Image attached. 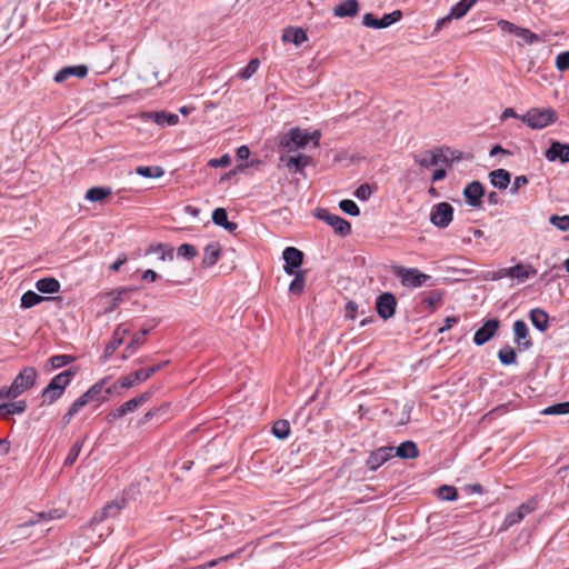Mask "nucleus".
I'll return each mask as SVG.
<instances>
[{
  "label": "nucleus",
  "mask_w": 569,
  "mask_h": 569,
  "mask_svg": "<svg viewBox=\"0 0 569 569\" xmlns=\"http://www.w3.org/2000/svg\"><path fill=\"white\" fill-rule=\"evenodd\" d=\"M498 26L499 28L502 30V31H506L508 33H512L516 36V33L519 31V28L518 26L507 21V20H500L498 21Z\"/></svg>",
  "instance_id": "nucleus-61"
},
{
  "label": "nucleus",
  "mask_w": 569,
  "mask_h": 569,
  "mask_svg": "<svg viewBox=\"0 0 569 569\" xmlns=\"http://www.w3.org/2000/svg\"><path fill=\"white\" fill-rule=\"evenodd\" d=\"M58 299H60V297L44 298V297L36 293L34 291L29 290L22 295L20 306L23 309H29V308L37 306L38 303H40L43 300H58Z\"/></svg>",
  "instance_id": "nucleus-32"
},
{
  "label": "nucleus",
  "mask_w": 569,
  "mask_h": 569,
  "mask_svg": "<svg viewBox=\"0 0 569 569\" xmlns=\"http://www.w3.org/2000/svg\"><path fill=\"white\" fill-rule=\"evenodd\" d=\"M453 219V208L448 202L435 204L430 212V222L438 228H447Z\"/></svg>",
  "instance_id": "nucleus-9"
},
{
  "label": "nucleus",
  "mask_w": 569,
  "mask_h": 569,
  "mask_svg": "<svg viewBox=\"0 0 569 569\" xmlns=\"http://www.w3.org/2000/svg\"><path fill=\"white\" fill-rule=\"evenodd\" d=\"M221 247L218 242H211L204 247L202 266L208 268L217 263L220 257Z\"/></svg>",
  "instance_id": "nucleus-29"
},
{
  "label": "nucleus",
  "mask_w": 569,
  "mask_h": 569,
  "mask_svg": "<svg viewBox=\"0 0 569 569\" xmlns=\"http://www.w3.org/2000/svg\"><path fill=\"white\" fill-rule=\"evenodd\" d=\"M359 11V3L357 0H343L333 9V14L339 18L355 17Z\"/></svg>",
  "instance_id": "nucleus-26"
},
{
  "label": "nucleus",
  "mask_w": 569,
  "mask_h": 569,
  "mask_svg": "<svg viewBox=\"0 0 569 569\" xmlns=\"http://www.w3.org/2000/svg\"><path fill=\"white\" fill-rule=\"evenodd\" d=\"M316 217L332 227L335 232L341 237H346L351 232V224L349 221L340 216L329 212L327 209H319Z\"/></svg>",
  "instance_id": "nucleus-7"
},
{
  "label": "nucleus",
  "mask_w": 569,
  "mask_h": 569,
  "mask_svg": "<svg viewBox=\"0 0 569 569\" xmlns=\"http://www.w3.org/2000/svg\"><path fill=\"white\" fill-rule=\"evenodd\" d=\"M72 361H73V357H71V356L57 355V356H52L48 360V363L50 366V369H59V368H62V367L69 365Z\"/></svg>",
  "instance_id": "nucleus-44"
},
{
  "label": "nucleus",
  "mask_w": 569,
  "mask_h": 569,
  "mask_svg": "<svg viewBox=\"0 0 569 569\" xmlns=\"http://www.w3.org/2000/svg\"><path fill=\"white\" fill-rule=\"evenodd\" d=\"M478 0H460L449 11L450 18L461 19L477 3Z\"/></svg>",
  "instance_id": "nucleus-37"
},
{
  "label": "nucleus",
  "mask_w": 569,
  "mask_h": 569,
  "mask_svg": "<svg viewBox=\"0 0 569 569\" xmlns=\"http://www.w3.org/2000/svg\"><path fill=\"white\" fill-rule=\"evenodd\" d=\"M463 196L469 206L478 208L481 204V198L485 196L483 186L479 181H472L465 187Z\"/></svg>",
  "instance_id": "nucleus-19"
},
{
  "label": "nucleus",
  "mask_w": 569,
  "mask_h": 569,
  "mask_svg": "<svg viewBox=\"0 0 569 569\" xmlns=\"http://www.w3.org/2000/svg\"><path fill=\"white\" fill-rule=\"evenodd\" d=\"M143 119L151 120L152 122L159 124V126H173L179 122L178 114L174 113H168L166 111H157V112H148L143 113Z\"/></svg>",
  "instance_id": "nucleus-24"
},
{
  "label": "nucleus",
  "mask_w": 569,
  "mask_h": 569,
  "mask_svg": "<svg viewBox=\"0 0 569 569\" xmlns=\"http://www.w3.org/2000/svg\"><path fill=\"white\" fill-rule=\"evenodd\" d=\"M36 288L42 293L53 295L59 292L61 286L56 278L48 277L39 279L36 282Z\"/></svg>",
  "instance_id": "nucleus-33"
},
{
  "label": "nucleus",
  "mask_w": 569,
  "mask_h": 569,
  "mask_svg": "<svg viewBox=\"0 0 569 569\" xmlns=\"http://www.w3.org/2000/svg\"><path fill=\"white\" fill-rule=\"evenodd\" d=\"M197 253L198 252H197L196 247L192 244H189V243H182L177 249L178 257L187 259V260H191L192 258H194L197 256Z\"/></svg>",
  "instance_id": "nucleus-49"
},
{
  "label": "nucleus",
  "mask_w": 569,
  "mask_h": 569,
  "mask_svg": "<svg viewBox=\"0 0 569 569\" xmlns=\"http://www.w3.org/2000/svg\"><path fill=\"white\" fill-rule=\"evenodd\" d=\"M272 433L278 439H286L290 435V425L287 420H278L272 426Z\"/></svg>",
  "instance_id": "nucleus-42"
},
{
  "label": "nucleus",
  "mask_w": 569,
  "mask_h": 569,
  "mask_svg": "<svg viewBox=\"0 0 569 569\" xmlns=\"http://www.w3.org/2000/svg\"><path fill=\"white\" fill-rule=\"evenodd\" d=\"M521 520H522L521 516H519L518 511L516 510L506 516L503 526H505V528H509V527L520 522Z\"/></svg>",
  "instance_id": "nucleus-60"
},
{
  "label": "nucleus",
  "mask_w": 569,
  "mask_h": 569,
  "mask_svg": "<svg viewBox=\"0 0 569 569\" xmlns=\"http://www.w3.org/2000/svg\"><path fill=\"white\" fill-rule=\"evenodd\" d=\"M305 271H295L292 276H295L293 280L289 284V292L292 295H300L305 289L306 276Z\"/></svg>",
  "instance_id": "nucleus-39"
},
{
  "label": "nucleus",
  "mask_w": 569,
  "mask_h": 569,
  "mask_svg": "<svg viewBox=\"0 0 569 569\" xmlns=\"http://www.w3.org/2000/svg\"><path fill=\"white\" fill-rule=\"evenodd\" d=\"M535 507L533 505L526 502L518 507L517 511L519 516H521V519H523L527 515L531 513L533 511Z\"/></svg>",
  "instance_id": "nucleus-64"
},
{
  "label": "nucleus",
  "mask_w": 569,
  "mask_h": 569,
  "mask_svg": "<svg viewBox=\"0 0 569 569\" xmlns=\"http://www.w3.org/2000/svg\"><path fill=\"white\" fill-rule=\"evenodd\" d=\"M402 18V12L396 10L391 13L383 14L380 19L376 18L372 13H366L362 18V23L368 28L385 29Z\"/></svg>",
  "instance_id": "nucleus-11"
},
{
  "label": "nucleus",
  "mask_w": 569,
  "mask_h": 569,
  "mask_svg": "<svg viewBox=\"0 0 569 569\" xmlns=\"http://www.w3.org/2000/svg\"><path fill=\"white\" fill-rule=\"evenodd\" d=\"M500 322L498 319H489L487 320L482 327H480L473 336V343L477 346H482L488 342L499 329Z\"/></svg>",
  "instance_id": "nucleus-16"
},
{
  "label": "nucleus",
  "mask_w": 569,
  "mask_h": 569,
  "mask_svg": "<svg viewBox=\"0 0 569 569\" xmlns=\"http://www.w3.org/2000/svg\"><path fill=\"white\" fill-rule=\"evenodd\" d=\"M124 507V498L114 499L113 501L107 503L99 512L92 517L91 523H99L106 519L116 518Z\"/></svg>",
  "instance_id": "nucleus-15"
},
{
  "label": "nucleus",
  "mask_w": 569,
  "mask_h": 569,
  "mask_svg": "<svg viewBox=\"0 0 569 569\" xmlns=\"http://www.w3.org/2000/svg\"><path fill=\"white\" fill-rule=\"evenodd\" d=\"M489 179L493 187L505 190L510 184L511 174L506 169H497L489 173Z\"/></svg>",
  "instance_id": "nucleus-28"
},
{
  "label": "nucleus",
  "mask_w": 569,
  "mask_h": 569,
  "mask_svg": "<svg viewBox=\"0 0 569 569\" xmlns=\"http://www.w3.org/2000/svg\"><path fill=\"white\" fill-rule=\"evenodd\" d=\"M169 361H163L161 363L154 365L149 368L139 369L128 376H124L120 379V387L122 389H129L142 381L148 380L154 373L160 371Z\"/></svg>",
  "instance_id": "nucleus-5"
},
{
  "label": "nucleus",
  "mask_w": 569,
  "mask_h": 569,
  "mask_svg": "<svg viewBox=\"0 0 569 569\" xmlns=\"http://www.w3.org/2000/svg\"><path fill=\"white\" fill-rule=\"evenodd\" d=\"M130 332L129 328H126L123 326H118L114 330L112 338L108 342L104 349V357H110L123 342L126 336H128Z\"/></svg>",
  "instance_id": "nucleus-21"
},
{
  "label": "nucleus",
  "mask_w": 569,
  "mask_h": 569,
  "mask_svg": "<svg viewBox=\"0 0 569 569\" xmlns=\"http://www.w3.org/2000/svg\"><path fill=\"white\" fill-rule=\"evenodd\" d=\"M284 260L283 270L287 274H293L295 271H300L299 268L303 262V252L295 247H287L282 252Z\"/></svg>",
  "instance_id": "nucleus-14"
},
{
  "label": "nucleus",
  "mask_w": 569,
  "mask_h": 569,
  "mask_svg": "<svg viewBox=\"0 0 569 569\" xmlns=\"http://www.w3.org/2000/svg\"><path fill=\"white\" fill-rule=\"evenodd\" d=\"M212 221L214 224L223 228L230 233H233L238 229V224L236 222H231L228 220V213L223 208H217L213 210Z\"/></svg>",
  "instance_id": "nucleus-27"
},
{
  "label": "nucleus",
  "mask_w": 569,
  "mask_h": 569,
  "mask_svg": "<svg viewBox=\"0 0 569 569\" xmlns=\"http://www.w3.org/2000/svg\"><path fill=\"white\" fill-rule=\"evenodd\" d=\"M438 497L446 501H453L458 498V491L452 486L443 485L438 489Z\"/></svg>",
  "instance_id": "nucleus-45"
},
{
  "label": "nucleus",
  "mask_w": 569,
  "mask_h": 569,
  "mask_svg": "<svg viewBox=\"0 0 569 569\" xmlns=\"http://www.w3.org/2000/svg\"><path fill=\"white\" fill-rule=\"evenodd\" d=\"M131 291L129 288H122L116 291H112L110 296H112V301H114V306H119L123 301V295Z\"/></svg>",
  "instance_id": "nucleus-62"
},
{
  "label": "nucleus",
  "mask_w": 569,
  "mask_h": 569,
  "mask_svg": "<svg viewBox=\"0 0 569 569\" xmlns=\"http://www.w3.org/2000/svg\"><path fill=\"white\" fill-rule=\"evenodd\" d=\"M545 157L548 161L560 160L562 163L569 162V144L553 141L546 150Z\"/></svg>",
  "instance_id": "nucleus-20"
},
{
  "label": "nucleus",
  "mask_w": 569,
  "mask_h": 569,
  "mask_svg": "<svg viewBox=\"0 0 569 569\" xmlns=\"http://www.w3.org/2000/svg\"><path fill=\"white\" fill-rule=\"evenodd\" d=\"M397 300L391 292H383L377 298L376 310L380 318L388 320L396 312Z\"/></svg>",
  "instance_id": "nucleus-13"
},
{
  "label": "nucleus",
  "mask_w": 569,
  "mask_h": 569,
  "mask_svg": "<svg viewBox=\"0 0 569 569\" xmlns=\"http://www.w3.org/2000/svg\"><path fill=\"white\" fill-rule=\"evenodd\" d=\"M558 120V114L552 108H531L521 116V121L531 129H543Z\"/></svg>",
  "instance_id": "nucleus-3"
},
{
  "label": "nucleus",
  "mask_w": 569,
  "mask_h": 569,
  "mask_svg": "<svg viewBox=\"0 0 569 569\" xmlns=\"http://www.w3.org/2000/svg\"><path fill=\"white\" fill-rule=\"evenodd\" d=\"M515 343L520 349L528 350L532 347V340L529 335V328L523 320H516L513 322Z\"/></svg>",
  "instance_id": "nucleus-18"
},
{
  "label": "nucleus",
  "mask_w": 569,
  "mask_h": 569,
  "mask_svg": "<svg viewBox=\"0 0 569 569\" xmlns=\"http://www.w3.org/2000/svg\"><path fill=\"white\" fill-rule=\"evenodd\" d=\"M282 40L299 46L307 40V33L300 28H287L283 30Z\"/></svg>",
  "instance_id": "nucleus-34"
},
{
  "label": "nucleus",
  "mask_w": 569,
  "mask_h": 569,
  "mask_svg": "<svg viewBox=\"0 0 569 569\" xmlns=\"http://www.w3.org/2000/svg\"><path fill=\"white\" fill-rule=\"evenodd\" d=\"M339 208L347 214L358 217L360 209L353 200L345 199L339 202Z\"/></svg>",
  "instance_id": "nucleus-46"
},
{
  "label": "nucleus",
  "mask_w": 569,
  "mask_h": 569,
  "mask_svg": "<svg viewBox=\"0 0 569 569\" xmlns=\"http://www.w3.org/2000/svg\"><path fill=\"white\" fill-rule=\"evenodd\" d=\"M27 409V402L24 400H19L14 402L9 403H2L0 405V416H3L6 418L13 416V415H20L23 413Z\"/></svg>",
  "instance_id": "nucleus-35"
},
{
  "label": "nucleus",
  "mask_w": 569,
  "mask_h": 569,
  "mask_svg": "<svg viewBox=\"0 0 569 569\" xmlns=\"http://www.w3.org/2000/svg\"><path fill=\"white\" fill-rule=\"evenodd\" d=\"M543 415H567L569 413V401L559 402L542 410Z\"/></svg>",
  "instance_id": "nucleus-47"
},
{
  "label": "nucleus",
  "mask_w": 569,
  "mask_h": 569,
  "mask_svg": "<svg viewBox=\"0 0 569 569\" xmlns=\"http://www.w3.org/2000/svg\"><path fill=\"white\" fill-rule=\"evenodd\" d=\"M109 378H103L92 385L84 393L83 397L89 401H96L98 403L108 400V397L116 390L117 386H107Z\"/></svg>",
  "instance_id": "nucleus-10"
},
{
  "label": "nucleus",
  "mask_w": 569,
  "mask_h": 569,
  "mask_svg": "<svg viewBox=\"0 0 569 569\" xmlns=\"http://www.w3.org/2000/svg\"><path fill=\"white\" fill-rule=\"evenodd\" d=\"M549 222L561 231L569 230V216H567V214L566 216L552 214L549 218Z\"/></svg>",
  "instance_id": "nucleus-50"
},
{
  "label": "nucleus",
  "mask_w": 569,
  "mask_h": 569,
  "mask_svg": "<svg viewBox=\"0 0 569 569\" xmlns=\"http://www.w3.org/2000/svg\"><path fill=\"white\" fill-rule=\"evenodd\" d=\"M373 190H372V187L368 183H362L360 184L356 191L353 192L355 197H357L359 200H362V201H366L368 200L371 194H372Z\"/></svg>",
  "instance_id": "nucleus-52"
},
{
  "label": "nucleus",
  "mask_w": 569,
  "mask_h": 569,
  "mask_svg": "<svg viewBox=\"0 0 569 569\" xmlns=\"http://www.w3.org/2000/svg\"><path fill=\"white\" fill-rule=\"evenodd\" d=\"M168 409H169V405L164 403V405L160 406L159 408L149 410L148 412H146L143 415V417L140 420V423L144 425V423L149 422L150 420H152L154 417H157L158 419L163 417L168 412Z\"/></svg>",
  "instance_id": "nucleus-43"
},
{
  "label": "nucleus",
  "mask_w": 569,
  "mask_h": 569,
  "mask_svg": "<svg viewBox=\"0 0 569 569\" xmlns=\"http://www.w3.org/2000/svg\"><path fill=\"white\" fill-rule=\"evenodd\" d=\"M259 67V60L258 59H251L249 63L241 70L240 76L243 79H249Z\"/></svg>",
  "instance_id": "nucleus-54"
},
{
  "label": "nucleus",
  "mask_w": 569,
  "mask_h": 569,
  "mask_svg": "<svg viewBox=\"0 0 569 569\" xmlns=\"http://www.w3.org/2000/svg\"><path fill=\"white\" fill-rule=\"evenodd\" d=\"M393 272L400 279L401 284L408 288H419L431 280V276L417 268L396 267Z\"/></svg>",
  "instance_id": "nucleus-4"
},
{
  "label": "nucleus",
  "mask_w": 569,
  "mask_h": 569,
  "mask_svg": "<svg viewBox=\"0 0 569 569\" xmlns=\"http://www.w3.org/2000/svg\"><path fill=\"white\" fill-rule=\"evenodd\" d=\"M395 447H380L372 451L367 459V466L370 470H377L386 461L395 456Z\"/></svg>",
  "instance_id": "nucleus-17"
},
{
  "label": "nucleus",
  "mask_w": 569,
  "mask_h": 569,
  "mask_svg": "<svg viewBox=\"0 0 569 569\" xmlns=\"http://www.w3.org/2000/svg\"><path fill=\"white\" fill-rule=\"evenodd\" d=\"M159 253V259L162 261L173 259V247L164 243H152L148 247L146 254Z\"/></svg>",
  "instance_id": "nucleus-36"
},
{
  "label": "nucleus",
  "mask_w": 569,
  "mask_h": 569,
  "mask_svg": "<svg viewBox=\"0 0 569 569\" xmlns=\"http://www.w3.org/2000/svg\"><path fill=\"white\" fill-rule=\"evenodd\" d=\"M146 342V338H143V335L136 333L129 345L126 348V352L129 355H132L136 352V350L141 347Z\"/></svg>",
  "instance_id": "nucleus-53"
},
{
  "label": "nucleus",
  "mask_w": 569,
  "mask_h": 569,
  "mask_svg": "<svg viewBox=\"0 0 569 569\" xmlns=\"http://www.w3.org/2000/svg\"><path fill=\"white\" fill-rule=\"evenodd\" d=\"M528 183V178L526 176H517L513 180V183L510 188V192L512 194H517L519 189Z\"/></svg>",
  "instance_id": "nucleus-58"
},
{
  "label": "nucleus",
  "mask_w": 569,
  "mask_h": 569,
  "mask_svg": "<svg viewBox=\"0 0 569 569\" xmlns=\"http://www.w3.org/2000/svg\"><path fill=\"white\" fill-rule=\"evenodd\" d=\"M498 359L503 366H510L516 363L517 353L510 346H505L498 351Z\"/></svg>",
  "instance_id": "nucleus-40"
},
{
  "label": "nucleus",
  "mask_w": 569,
  "mask_h": 569,
  "mask_svg": "<svg viewBox=\"0 0 569 569\" xmlns=\"http://www.w3.org/2000/svg\"><path fill=\"white\" fill-rule=\"evenodd\" d=\"M127 259L128 258L126 253L119 254L117 260L112 264H110L109 269L114 272L119 271L120 268L127 262Z\"/></svg>",
  "instance_id": "nucleus-63"
},
{
  "label": "nucleus",
  "mask_w": 569,
  "mask_h": 569,
  "mask_svg": "<svg viewBox=\"0 0 569 569\" xmlns=\"http://www.w3.org/2000/svg\"><path fill=\"white\" fill-rule=\"evenodd\" d=\"M441 299H442V295L438 291H432V292H429L425 298H423V303L426 305V307L429 309V310H433L440 302H441Z\"/></svg>",
  "instance_id": "nucleus-51"
},
{
  "label": "nucleus",
  "mask_w": 569,
  "mask_h": 569,
  "mask_svg": "<svg viewBox=\"0 0 569 569\" xmlns=\"http://www.w3.org/2000/svg\"><path fill=\"white\" fill-rule=\"evenodd\" d=\"M83 441H77L69 450L63 465L66 467L72 466L79 457Z\"/></svg>",
  "instance_id": "nucleus-48"
},
{
  "label": "nucleus",
  "mask_w": 569,
  "mask_h": 569,
  "mask_svg": "<svg viewBox=\"0 0 569 569\" xmlns=\"http://www.w3.org/2000/svg\"><path fill=\"white\" fill-rule=\"evenodd\" d=\"M556 68L561 72L569 69V51L561 52L556 57Z\"/></svg>",
  "instance_id": "nucleus-56"
},
{
  "label": "nucleus",
  "mask_w": 569,
  "mask_h": 569,
  "mask_svg": "<svg viewBox=\"0 0 569 569\" xmlns=\"http://www.w3.org/2000/svg\"><path fill=\"white\" fill-rule=\"evenodd\" d=\"M136 173L144 178H160L163 176L164 170L159 166H140L136 168Z\"/></svg>",
  "instance_id": "nucleus-41"
},
{
  "label": "nucleus",
  "mask_w": 569,
  "mask_h": 569,
  "mask_svg": "<svg viewBox=\"0 0 569 569\" xmlns=\"http://www.w3.org/2000/svg\"><path fill=\"white\" fill-rule=\"evenodd\" d=\"M89 401L82 396H80L68 409L74 416L86 406Z\"/></svg>",
  "instance_id": "nucleus-59"
},
{
  "label": "nucleus",
  "mask_w": 569,
  "mask_h": 569,
  "mask_svg": "<svg viewBox=\"0 0 569 569\" xmlns=\"http://www.w3.org/2000/svg\"><path fill=\"white\" fill-rule=\"evenodd\" d=\"M532 326L540 332H545L549 328V315L540 308H535L529 313Z\"/></svg>",
  "instance_id": "nucleus-25"
},
{
  "label": "nucleus",
  "mask_w": 569,
  "mask_h": 569,
  "mask_svg": "<svg viewBox=\"0 0 569 569\" xmlns=\"http://www.w3.org/2000/svg\"><path fill=\"white\" fill-rule=\"evenodd\" d=\"M320 132H308L299 127L291 128L280 140L279 146L287 150L288 153H295L298 149H303L309 142H313L318 147Z\"/></svg>",
  "instance_id": "nucleus-1"
},
{
  "label": "nucleus",
  "mask_w": 569,
  "mask_h": 569,
  "mask_svg": "<svg viewBox=\"0 0 569 569\" xmlns=\"http://www.w3.org/2000/svg\"><path fill=\"white\" fill-rule=\"evenodd\" d=\"M76 375L74 369H67L54 376L42 390V402L51 405L60 399Z\"/></svg>",
  "instance_id": "nucleus-2"
},
{
  "label": "nucleus",
  "mask_w": 569,
  "mask_h": 569,
  "mask_svg": "<svg viewBox=\"0 0 569 569\" xmlns=\"http://www.w3.org/2000/svg\"><path fill=\"white\" fill-rule=\"evenodd\" d=\"M231 163V158L229 154H223L220 158L210 159L208 166L211 168L227 167Z\"/></svg>",
  "instance_id": "nucleus-57"
},
{
  "label": "nucleus",
  "mask_w": 569,
  "mask_h": 569,
  "mask_svg": "<svg viewBox=\"0 0 569 569\" xmlns=\"http://www.w3.org/2000/svg\"><path fill=\"white\" fill-rule=\"evenodd\" d=\"M111 192L109 187H92L86 192L84 198L91 202H98L104 200Z\"/></svg>",
  "instance_id": "nucleus-38"
},
{
  "label": "nucleus",
  "mask_w": 569,
  "mask_h": 569,
  "mask_svg": "<svg viewBox=\"0 0 569 569\" xmlns=\"http://www.w3.org/2000/svg\"><path fill=\"white\" fill-rule=\"evenodd\" d=\"M151 396H152L151 391H146V392L139 395L138 397H134V398L128 400L127 402H124L120 407H118L116 410L108 413L107 420L109 422H111L116 419L122 418L126 415L136 411L140 406L146 403L150 399Z\"/></svg>",
  "instance_id": "nucleus-6"
},
{
  "label": "nucleus",
  "mask_w": 569,
  "mask_h": 569,
  "mask_svg": "<svg viewBox=\"0 0 569 569\" xmlns=\"http://www.w3.org/2000/svg\"><path fill=\"white\" fill-rule=\"evenodd\" d=\"M88 74V68L83 64L66 67L59 70L54 76L58 83L64 82L70 77L84 78Z\"/></svg>",
  "instance_id": "nucleus-22"
},
{
  "label": "nucleus",
  "mask_w": 569,
  "mask_h": 569,
  "mask_svg": "<svg viewBox=\"0 0 569 569\" xmlns=\"http://www.w3.org/2000/svg\"><path fill=\"white\" fill-rule=\"evenodd\" d=\"M428 158L415 157V161L422 168H430L439 163H448V158L442 153V150L437 148L427 152Z\"/></svg>",
  "instance_id": "nucleus-23"
},
{
  "label": "nucleus",
  "mask_w": 569,
  "mask_h": 569,
  "mask_svg": "<svg viewBox=\"0 0 569 569\" xmlns=\"http://www.w3.org/2000/svg\"><path fill=\"white\" fill-rule=\"evenodd\" d=\"M279 160L293 173H303L305 169L312 163V158L303 153L282 154Z\"/></svg>",
  "instance_id": "nucleus-12"
},
{
  "label": "nucleus",
  "mask_w": 569,
  "mask_h": 569,
  "mask_svg": "<svg viewBox=\"0 0 569 569\" xmlns=\"http://www.w3.org/2000/svg\"><path fill=\"white\" fill-rule=\"evenodd\" d=\"M516 37L523 39L527 43L532 44L539 40L538 36L531 32L529 29L519 28V31L516 33Z\"/></svg>",
  "instance_id": "nucleus-55"
},
{
  "label": "nucleus",
  "mask_w": 569,
  "mask_h": 569,
  "mask_svg": "<svg viewBox=\"0 0 569 569\" xmlns=\"http://www.w3.org/2000/svg\"><path fill=\"white\" fill-rule=\"evenodd\" d=\"M536 273L537 270L531 264L518 263L510 267V278L518 279L521 282L536 276Z\"/></svg>",
  "instance_id": "nucleus-30"
},
{
  "label": "nucleus",
  "mask_w": 569,
  "mask_h": 569,
  "mask_svg": "<svg viewBox=\"0 0 569 569\" xmlns=\"http://www.w3.org/2000/svg\"><path fill=\"white\" fill-rule=\"evenodd\" d=\"M395 456L402 459H412L419 455L417 445L413 441H403L397 448H395Z\"/></svg>",
  "instance_id": "nucleus-31"
},
{
  "label": "nucleus",
  "mask_w": 569,
  "mask_h": 569,
  "mask_svg": "<svg viewBox=\"0 0 569 569\" xmlns=\"http://www.w3.org/2000/svg\"><path fill=\"white\" fill-rule=\"evenodd\" d=\"M37 379V370L33 367H24L13 379L11 383L12 392L19 397L24 391L31 389Z\"/></svg>",
  "instance_id": "nucleus-8"
}]
</instances>
